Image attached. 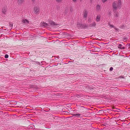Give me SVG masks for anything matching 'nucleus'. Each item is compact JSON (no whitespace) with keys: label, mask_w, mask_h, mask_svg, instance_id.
Returning a JSON list of instances; mask_svg holds the SVG:
<instances>
[{"label":"nucleus","mask_w":130,"mask_h":130,"mask_svg":"<svg viewBox=\"0 0 130 130\" xmlns=\"http://www.w3.org/2000/svg\"><path fill=\"white\" fill-rule=\"evenodd\" d=\"M113 111H116L117 112H119L120 111V110L119 109H115L113 110Z\"/></svg>","instance_id":"nucleus-13"},{"label":"nucleus","mask_w":130,"mask_h":130,"mask_svg":"<svg viewBox=\"0 0 130 130\" xmlns=\"http://www.w3.org/2000/svg\"><path fill=\"white\" fill-rule=\"evenodd\" d=\"M115 16L116 17H118V15H117V14H116V15Z\"/></svg>","instance_id":"nucleus-22"},{"label":"nucleus","mask_w":130,"mask_h":130,"mask_svg":"<svg viewBox=\"0 0 130 130\" xmlns=\"http://www.w3.org/2000/svg\"><path fill=\"white\" fill-rule=\"evenodd\" d=\"M113 69V68L112 67H111L110 68V69H109V70L110 71H112Z\"/></svg>","instance_id":"nucleus-18"},{"label":"nucleus","mask_w":130,"mask_h":130,"mask_svg":"<svg viewBox=\"0 0 130 130\" xmlns=\"http://www.w3.org/2000/svg\"><path fill=\"white\" fill-rule=\"evenodd\" d=\"M118 47L121 49H124L125 48L124 46H122L121 44H120L119 45Z\"/></svg>","instance_id":"nucleus-11"},{"label":"nucleus","mask_w":130,"mask_h":130,"mask_svg":"<svg viewBox=\"0 0 130 130\" xmlns=\"http://www.w3.org/2000/svg\"><path fill=\"white\" fill-rule=\"evenodd\" d=\"M103 2H106L107 0H102Z\"/></svg>","instance_id":"nucleus-20"},{"label":"nucleus","mask_w":130,"mask_h":130,"mask_svg":"<svg viewBox=\"0 0 130 130\" xmlns=\"http://www.w3.org/2000/svg\"><path fill=\"white\" fill-rule=\"evenodd\" d=\"M41 24L42 26H43L44 27H46L48 26V24L45 22H41Z\"/></svg>","instance_id":"nucleus-4"},{"label":"nucleus","mask_w":130,"mask_h":130,"mask_svg":"<svg viewBox=\"0 0 130 130\" xmlns=\"http://www.w3.org/2000/svg\"><path fill=\"white\" fill-rule=\"evenodd\" d=\"M88 12L87 11L85 10L84 12L83 17L84 18H86Z\"/></svg>","instance_id":"nucleus-5"},{"label":"nucleus","mask_w":130,"mask_h":130,"mask_svg":"<svg viewBox=\"0 0 130 130\" xmlns=\"http://www.w3.org/2000/svg\"><path fill=\"white\" fill-rule=\"evenodd\" d=\"M100 17L99 15H97L96 18V21L98 22L100 21Z\"/></svg>","instance_id":"nucleus-9"},{"label":"nucleus","mask_w":130,"mask_h":130,"mask_svg":"<svg viewBox=\"0 0 130 130\" xmlns=\"http://www.w3.org/2000/svg\"><path fill=\"white\" fill-rule=\"evenodd\" d=\"M73 116H77V117H80V118H82V115L78 113L76 114H73Z\"/></svg>","instance_id":"nucleus-3"},{"label":"nucleus","mask_w":130,"mask_h":130,"mask_svg":"<svg viewBox=\"0 0 130 130\" xmlns=\"http://www.w3.org/2000/svg\"><path fill=\"white\" fill-rule=\"evenodd\" d=\"M96 25V23L95 22H94L93 23H92V24H90V25L89 26L90 27H94Z\"/></svg>","instance_id":"nucleus-8"},{"label":"nucleus","mask_w":130,"mask_h":130,"mask_svg":"<svg viewBox=\"0 0 130 130\" xmlns=\"http://www.w3.org/2000/svg\"><path fill=\"white\" fill-rule=\"evenodd\" d=\"M82 24L79 23V22H78L77 24V27H78V28H81Z\"/></svg>","instance_id":"nucleus-10"},{"label":"nucleus","mask_w":130,"mask_h":130,"mask_svg":"<svg viewBox=\"0 0 130 130\" xmlns=\"http://www.w3.org/2000/svg\"><path fill=\"white\" fill-rule=\"evenodd\" d=\"M110 26L111 28L113 27L114 26L113 25H110Z\"/></svg>","instance_id":"nucleus-19"},{"label":"nucleus","mask_w":130,"mask_h":130,"mask_svg":"<svg viewBox=\"0 0 130 130\" xmlns=\"http://www.w3.org/2000/svg\"><path fill=\"white\" fill-rule=\"evenodd\" d=\"M10 26H12V25H11V24H10Z\"/></svg>","instance_id":"nucleus-24"},{"label":"nucleus","mask_w":130,"mask_h":130,"mask_svg":"<svg viewBox=\"0 0 130 130\" xmlns=\"http://www.w3.org/2000/svg\"><path fill=\"white\" fill-rule=\"evenodd\" d=\"M56 1L57 2H60L61 1V0H56Z\"/></svg>","instance_id":"nucleus-21"},{"label":"nucleus","mask_w":130,"mask_h":130,"mask_svg":"<svg viewBox=\"0 0 130 130\" xmlns=\"http://www.w3.org/2000/svg\"><path fill=\"white\" fill-rule=\"evenodd\" d=\"M8 55L7 54H6L5 56V58H8Z\"/></svg>","instance_id":"nucleus-17"},{"label":"nucleus","mask_w":130,"mask_h":130,"mask_svg":"<svg viewBox=\"0 0 130 130\" xmlns=\"http://www.w3.org/2000/svg\"><path fill=\"white\" fill-rule=\"evenodd\" d=\"M22 22L24 23L28 24L29 23V21L26 19H23L22 20Z\"/></svg>","instance_id":"nucleus-6"},{"label":"nucleus","mask_w":130,"mask_h":130,"mask_svg":"<svg viewBox=\"0 0 130 130\" xmlns=\"http://www.w3.org/2000/svg\"><path fill=\"white\" fill-rule=\"evenodd\" d=\"M100 8V7L99 5H97L96 7V9L97 10H99Z\"/></svg>","instance_id":"nucleus-16"},{"label":"nucleus","mask_w":130,"mask_h":130,"mask_svg":"<svg viewBox=\"0 0 130 130\" xmlns=\"http://www.w3.org/2000/svg\"><path fill=\"white\" fill-rule=\"evenodd\" d=\"M81 28H85L87 27V26L85 24H82Z\"/></svg>","instance_id":"nucleus-7"},{"label":"nucleus","mask_w":130,"mask_h":130,"mask_svg":"<svg viewBox=\"0 0 130 130\" xmlns=\"http://www.w3.org/2000/svg\"><path fill=\"white\" fill-rule=\"evenodd\" d=\"M24 1V0H18V2L19 3H21L23 2Z\"/></svg>","instance_id":"nucleus-14"},{"label":"nucleus","mask_w":130,"mask_h":130,"mask_svg":"<svg viewBox=\"0 0 130 130\" xmlns=\"http://www.w3.org/2000/svg\"><path fill=\"white\" fill-rule=\"evenodd\" d=\"M39 7H34V10L36 13H37L39 11Z\"/></svg>","instance_id":"nucleus-2"},{"label":"nucleus","mask_w":130,"mask_h":130,"mask_svg":"<svg viewBox=\"0 0 130 130\" xmlns=\"http://www.w3.org/2000/svg\"><path fill=\"white\" fill-rule=\"evenodd\" d=\"M50 23L51 25H56L55 23L53 21H51L50 22Z\"/></svg>","instance_id":"nucleus-12"},{"label":"nucleus","mask_w":130,"mask_h":130,"mask_svg":"<svg viewBox=\"0 0 130 130\" xmlns=\"http://www.w3.org/2000/svg\"><path fill=\"white\" fill-rule=\"evenodd\" d=\"M73 1L75 2L76 1V0H73Z\"/></svg>","instance_id":"nucleus-23"},{"label":"nucleus","mask_w":130,"mask_h":130,"mask_svg":"<svg viewBox=\"0 0 130 130\" xmlns=\"http://www.w3.org/2000/svg\"><path fill=\"white\" fill-rule=\"evenodd\" d=\"M2 12L5 13L6 11V10L5 9H3L2 10Z\"/></svg>","instance_id":"nucleus-15"},{"label":"nucleus","mask_w":130,"mask_h":130,"mask_svg":"<svg viewBox=\"0 0 130 130\" xmlns=\"http://www.w3.org/2000/svg\"><path fill=\"white\" fill-rule=\"evenodd\" d=\"M121 2L120 0H117L114 1L113 4V8L115 9H120L121 8Z\"/></svg>","instance_id":"nucleus-1"},{"label":"nucleus","mask_w":130,"mask_h":130,"mask_svg":"<svg viewBox=\"0 0 130 130\" xmlns=\"http://www.w3.org/2000/svg\"><path fill=\"white\" fill-rule=\"evenodd\" d=\"M33 1H34L35 0H32Z\"/></svg>","instance_id":"nucleus-25"}]
</instances>
